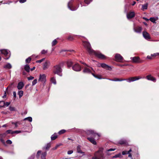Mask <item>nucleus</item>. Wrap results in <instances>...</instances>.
<instances>
[{
    "label": "nucleus",
    "mask_w": 159,
    "mask_h": 159,
    "mask_svg": "<svg viewBox=\"0 0 159 159\" xmlns=\"http://www.w3.org/2000/svg\"><path fill=\"white\" fill-rule=\"evenodd\" d=\"M84 66L80 65L78 63H75L72 66V68L73 70H89L87 68L88 66L86 63L84 64Z\"/></svg>",
    "instance_id": "f257e3e1"
},
{
    "label": "nucleus",
    "mask_w": 159,
    "mask_h": 159,
    "mask_svg": "<svg viewBox=\"0 0 159 159\" xmlns=\"http://www.w3.org/2000/svg\"><path fill=\"white\" fill-rule=\"evenodd\" d=\"M83 42L84 46L88 52L90 54H93L94 51L92 48L90 43L87 41H83Z\"/></svg>",
    "instance_id": "f03ea898"
},
{
    "label": "nucleus",
    "mask_w": 159,
    "mask_h": 159,
    "mask_svg": "<svg viewBox=\"0 0 159 159\" xmlns=\"http://www.w3.org/2000/svg\"><path fill=\"white\" fill-rule=\"evenodd\" d=\"M102 148H100L99 150L95 152L92 159H100L101 158L103 157V154L102 153Z\"/></svg>",
    "instance_id": "7ed1b4c3"
},
{
    "label": "nucleus",
    "mask_w": 159,
    "mask_h": 159,
    "mask_svg": "<svg viewBox=\"0 0 159 159\" xmlns=\"http://www.w3.org/2000/svg\"><path fill=\"white\" fill-rule=\"evenodd\" d=\"M141 78V77H131L129 78V79H119L117 78L115 79L114 80H111L110 79V80L113 81H122L124 80H126L127 82H131L132 81H134L137 80H138L140 79Z\"/></svg>",
    "instance_id": "20e7f679"
},
{
    "label": "nucleus",
    "mask_w": 159,
    "mask_h": 159,
    "mask_svg": "<svg viewBox=\"0 0 159 159\" xmlns=\"http://www.w3.org/2000/svg\"><path fill=\"white\" fill-rule=\"evenodd\" d=\"M93 54H94L96 57L100 59H105L107 58V57L106 56L99 52L94 51V52H93Z\"/></svg>",
    "instance_id": "39448f33"
},
{
    "label": "nucleus",
    "mask_w": 159,
    "mask_h": 159,
    "mask_svg": "<svg viewBox=\"0 0 159 159\" xmlns=\"http://www.w3.org/2000/svg\"><path fill=\"white\" fill-rule=\"evenodd\" d=\"M79 5H78L77 7H75L73 6L72 2L71 1H70L68 2L67 6L68 8L71 11H75L77 10L79 7Z\"/></svg>",
    "instance_id": "423d86ee"
},
{
    "label": "nucleus",
    "mask_w": 159,
    "mask_h": 159,
    "mask_svg": "<svg viewBox=\"0 0 159 159\" xmlns=\"http://www.w3.org/2000/svg\"><path fill=\"white\" fill-rule=\"evenodd\" d=\"M2 54H4L5 56L4 58L5 59H8L10 57V54H9L7 50L3 49L1 51Z\"/></svg>",
    "instance_id": "0eeeda50"
},
{
    "label": "nucleus",
    "mask_w": 159,
    "mask_h": 159,
    "mask_svg": "<svg viewBox=\"0 0 159 159\" xmlns=\"http://www.w3.org/2000/svg\"><path fill=\"white\" fill-rule=\"evenodd\" d=\"M39 81L44 83L46 81V76L44 74L40 75Z\"/></svg>",
    "instance_id": "6e6552de"
},
{
    "label": "nucleus",
    "mask_w": 159,
    "mask_h": 159,
    "mask_svg": "<svg viewBox=\"0 0 159 159\" xmlns=\"http://www.w3.org/2000/svg\"><path fill=\"white\" fill-rule=\"evenodd\" d=\"M115 57L116 60L118 61H122L123 59V57L119 54H116Z\"/></svg>",
    "instance_id": "1a4fd4ad"
},
{
    "label": "nucleus",
    "mask_w": 159,
    "mask_h": 159,
    "mask_svg": "<svg viewBox=\"0 0 159 159\" xmlns=\"http://www.w3.org/2000/svg\"><path fill=\"white\" fill-rule=\"evenodd\" d=\"M132 60L133 61L134 63H141L143 62L142 60H140L138 57H132Z\"/></svg>",
    "instance_id": "9d476101"
},
{
    "label": "nucleus",
    "mask_w": 159,
    "mask_h": 159,
    "mask_svg": "<svg viewBox=\"0 0 159 159\" xmlns=\"http://www.w3.org/2000/svg\"><path fill=\"white\" fill-rule=\"evenodd\" d=\"M143 34L144 38L146 39H151L150 36L148 33L146 31H143Z\"/></svg>",
    "instance_id": "9b49d317"
},
{
    "label": "nucleus",
    "mask_w": 159,
    "mask_h": 159,
    "mask_svg": "<svg viewBox=\"0 0 159 159\" xmlns=\"http://www.w3.org/2000/svg\"><path fill=\"white\" fill-rule=\"evenodd\" d=\"M135 15L134 12H129L127 14V18L129 19L133 18Z\"/></svg>",
    "instance_id": "f8f14e48"
},
{
    "label": "nucleus",
    "mask_w": 159,
    "mask_h": 159,
    "mask_svg": "<svg viewBox=\"0 0 159 159\" xmlns=\"http://www.w3.org/2000/svg\"><path fill=\"white\" fill-rule=\"evenodd\" d=\"M118 65L121 67L122 69H130V68H129V67H132L131 66H129L127 64H119Z\"/></svg>",
    "instance_id": "ddd939ff"
},
{
    "label": "nucleus",
    "mask_w": 159,
    "mask_h": 159,
    "mask_svg": "<svg viewBox=\"0 0 159 159\" xmlns=\"http://www.w3.org/2000/svg\"><path fill=\"white\" fill-rule=\"evenodd\" d=\"M87 133L88 135H91L93 136H95L96 135H97L98 136H99V134L95 133L92 130H88L87 132Z\"/></svg>",
    "instance_id": "4468645a"
},
{
    "label": "nucleus",
    "mask_w": 159,
    "mask_h": 159,
    "mask_svg": "<svg viewBox=\"0 0 159 159\" xmlns=\"http://www.w3.org/2000/svg\"><path fill=\"white\" fill-rule=\"evenodd\" d=\"M101 67L104 69H107V70H111L112 68L111 66L107 65L105 63H102L101 64Z\"/></svg>",
    "instance_id": "2eb2a0df"
},
{
    "label": "nucleus",
    "mask_w": 159,
    "mask_h": 159,
    "mask_svg": "<svg viewBox=\"0 0 159 159\" xmlns=\"http://www.w3.org/2000/svg\"><path fill=\"white\" fill-rule=\"evenodd\" d=\"M66 64L68 68L70 69L71 68H72V66L74 65L72 62L70 60L66 61Z\"/></svg>",
    "instance_id": "dca6fc26"
},
{
    "label": "nucleus",
    "mask_w": 159,
    "mask_h": 159,
    "mask_svg": "<svg viewBox=\"0 0 159 159\" xmlns=\"http://www.w3.org/2000/svg\"><path fill=\"white\" fill-rule=\"evenodd\" d=\"M134 31L138 33H140L142 30V28L141 27L138 26L134 29Z\"/></svg>",
    "instance_id": "f3484780"
},
{
    "label": "nucleus",
    "mask_w": 159,
    "mask_h": 159,
    "mask_svg": "<svg viewBox=\"0 0 159 159\" xmlns=\"http://www.w3.org/2000/svg\"><path fill=\"white\" fill-rule=\"evenodd\" d=\"M50 64V62L48 61H47L43 65V68L44 69H47L48 68V67Z\"/></svg>",
    "instance_id": "a211bd4d"
},
{
    "label": "nucleus",
    "mask_w": 159,
    "mask_h": 159,
    "mask_svg": "<svg viewBox=\"0 0 159 159\" xmlns=\"http://www.w3.org/2000/svg\"><path fill=\"white\" fill-rule=\"evenodd\" d=\"M147 78L148 80H151L154 82H155L156 81V79L151 75H148L147 76Z\"/></svg>",
    "instance_id": "6ab92c4d"
},
{
    "label": "nucleus",
    "mask_w": 159,
    "mask_h": 159,
    "mask_svg": "<svg viewBox=\"0 0 159 159\" xmlns=\"http://www.w3.org/2000/svg\"><path fill=\"white\" fill-rule=\"evenodd\" d=\"M24 86V84L22 82H20L18 83L17 88L19 90L21 89Z\"/></svg>",
    "instance_id": "aec40b11"
},
{
    "label": "nucleus",
    "mask_w": 159,
    "mask_h": 159,
    "mask_svg": "<svg viewBox=\"0 0 159 159\" xmlns=\"http://www.w3.org/2000/svg\"><path fill=\"white\" fill-rule=\"evenodd\" d=\"M63 66V64L61 63L54 66V70H61V67Z\"/></svg>",
    "instance_id": "412c9836"
},
{
    "label": "nucleus",
    "mask_w": 159,
    "mask_h": 159,
    "mask_svg": "<svg viewBox=\"0 0 159 159\" xmlns=\"http://www.w3.org/2000/svg\"><path fill=\"white\" fill-rule=\"evenodd\" d=\"M87 139L89 140L93 144H96V142L93 138H87Z\"/></svg>",
    "instance_id": "4be33fe9"
},
{
    "label": "nucleus",
    "mask_w": 159,
    "mask_h": 159,
    "mask_svg": "<svg viewBox=\"0 0 159 159\" xmlns=\"http://www.w3.org/2000/svg\"><path fill=\"white\" fill-rule=\"evenodd\" d=\"M4 67L5 69H10L11 68L12 66L10 63H8L5 65L4 66Z\"/></svg>",
    "instance_id": "5701e85b"
},
{
    "label": "nucleus",
    "mask_w": 159,
    "mask_h": 159,
    "mask_svg": "<svg viewBox=\"0 0 159 159\" xmlns=\"http://www.w3.org/2000/svg\"><path fill=\"white\" fill-rule=\"evenodd\" d=\"M47 155V152H43L41 153V159H46V157Z\"/></svg>",
    "instance_id": "b1692460"
},
{
    "label": "nucleus",
    "mask_w": 159,
    "mask_h": 159,
    "mask_svg": "<svg viewBox=\"0 0 159 159\" xmlns=\"http://www.w3.org/2000/svg\"><path fill=\"white\" fill-rule=\"evenodd\" d=\"M54 72L55 74H57L60 76L62 75L61 70H55Z\"/></svg>",
    "instance_id": "393cba45"
},
{
    "label": "nucleus",
    "mask_w": 159,
    "mask_h": 159,
    "mask_svg": "<svg viewBox=\"0 0 159 159\" xmlns=\"http://www.w3.org/2000/svg\"><path fill=\"white\" fill-rule=\"evenodd\" d=\"M57 138V135L56 133H55L54 134L52 135L51 137V139L52 140H54Z\"/></svg>",
    "instance_id": "a878e982"
},
{
    "label": "nucleus",
    "mask_w": 159,
    "mask_h": 159,
    "mask_svg": "<svg viewBox=\"0 0 159 159\" xmlns=\"http://www.w3.org/2000/svg\"><path fill=\"white\" fill-rule=\"evenodd\" d=\"M122 156L121 154V153H119L115 155V156H113L112 157V158H116L117 157L121 158Z\"/></svg>",
    "instance_id": "bb28decb"
},
{
    "label": "nucleus",
    "mask_w": 159,
    "mask_h": 159,
    "mask_svg": "<svg viewBox=\"0 0 159 159\" xmlns=\"http://www.w3.org/2000/svg\"><path fill=\"white\" fill-rule=\"evenodd\" d=\"M148 3L142 5V9L143 10L147 9L148 8Z\"/></svg>",
    "instance_id": "cd10ccee"
},
{
    "label": "nucleus",
    "mask_w": 159,
    "mask_h": 159,
    "mask_svg": "<svg viewBox=\"0 0 159 159\" xmlns=\"http://www.w3.org/2000/svg\"><path fill=\"white\" fill-rule=\"evenodd\" d=\"M50 147H51L50 144L49 143H48L43 148V149H48L50 148Z\"/></svg>",
    "instance_id": "c85d7f7f"
},
{
    "label": "nucleus",
    "mask_w": 159,
    "mask_h": 159,
    "mask_svg": "<svg viewBox=\"0 0 159 159\" xmlns=\"http://www.w3.org/2000/svg\"><path fill=\"white\" fill-rule=\"evenodd\" d=\"M31 57H29L27 59H26L25 60V62L27 64L29 63L31 61Z\"/></svg>",
    "instance_id": "c756f323"
},
{
    "label": "nucleus",
    "mask_w": 159,
    "mask_h": 159,
    "mask_svg": "<svg viewBox=\"0 0 159 159\" xmlns=\"http://www.w3.org/2000/svg\"><path fill=\"white\" fill-rule=\"evenodd\" d=\"M18 94L20 98L22 96L23 94V92L22 91H19L18 92Z\"/></svg>",
    "instance_id": "7c9ffc66"
},
{
    "label": "nucleus",
    "mask_w": 159,
    "mask_h": 159,
    "mask_svg": "<svg viewBox=\"0 0 159 159\" xmlns=\"http://www.w3.org/2000/svg\"><path fill=\"white\" fill-rule=\"evenodd\" d=\"M5 107L4 102L3 101H0V108Z\"/></svg>",
    "instance_id": "2f4dec72"
},
{
    "label": "nucleus",
    "mask_w": 159,
    "mask_h": 159,
    "mask_svg": "<svg viewBox=\"0 0 159 159\" xmlns=\"http://www.w3.org/2000/svg\"><path fill=\"white\" fill-rule=\"evenodd\" d=\"M77 151L78 152L82 153H83L80 149V146L79 145L77 146Z\"/></svg>",
    "instance_id": "473e14b6"
},
{
    "label": "nucleus",
    "mask_w": 159,
    "mask_h": 159,
    "mask_svg": "<svg viewBox=\"0 0 159 159\" xmlns=\"http://www.w3.org/2000/svg\"><path fill=\"white\" fill-rule=\"evenodd\" d=\"M30 66L28 64H27L25 66L24 70H30Z\"/></svg>",
    "instance_id": "72a5a7b5"
},
{
    "label": "nucleus",
    "mask_w": 159,
    "mask_h": 159,
    "mask_svg": "<svg viewBox=\"0 0 159 159\" xmlns=\"http://www.w3.org/2000/svg\"><path fill=\"white\" fill-rule=\"evenodd\" d=\"M24 120H27L30 122H31L32 121V118L31 117H29L26 118L24 119Z\"/></svg>",
    "instance_id": "f704fd0d"
},
{
    "label": "nucleus",
    "mask_w": 159,
    "mask_h": 159,
    "mask_svg": "<svg viewBox=\"0 0 159 159\" xmlns=\"http://www.w3.org/2000/svg\"><path fill=\"white\" fill-rule=\"evenodd\" d=\"M51 82L54 84H56V82L55 79L54 78H52L51 80Z\"/></svg>",
    "instance_id": "c9c22d12"
},
{
    "label": "nucleus",
    "mask_w": 159,
    "mask_h": 159,
    "mask_svg": "<svg viewBox=\"0 0 159 159\" xmlns=\"http://www.w3.org/2000/svg\"><path fill=\"white\" fill-rule=\"evenodd\" d=\"M57 40L55 39L54 40L52 43V46H53L55 45L57 43Z\"/></svg>",
    "instance_id": "e433bc0d"
},
{
    "label": "nucleus",
    "mask_w": 159,
    "mask_h": 159,
    "mask_svg": "<svg viewBox=\"0 0 159 159\" xmlns=\"http://www.w3.org/2000/svg\"><path fill=\"white\" fill-rule=\"evenodd\" d=\"M92 74L93 75L95 78L98 79H101L102 78L101 77V76L100 75H95L93 74L92 73Z\"/></svg>",
    "instance_id": "4c0bfd02"
},
{
    "label": "nucleus",
    "mask_w": 159,
    "mask_h": 159,
    "mask_svg": "<svg viewBox=\"0 0 159 159\" xmlns=\"http://www.w3.org/2000/svg\"><path fill=\"white\" fill-rule=\"evenodd\" d=\"M6 133L7 134H14V131H12L11 130H8L6 131Z\"/></svg>",
    "instance_id": "58836bf2"
},
{
    "label": "nucleus",
    "mask_w": 159,
    "mask_h": 159,
    "mask_svg": "<svg viewBox=\"0 0 159 159\" xmlns=\"http://www.w3.org/2000/svg\"><path fill=\"white\" fill-rule=\"evenodd\" d=\"M149 20L152 22L153 23H156V20L154 17H151Z\"/></svg>",
    "instance_id": "ea45409f"
},
{
    "label": "nucleus",
    "mask_w": 159,
    "mask_h": 159,
    "mask_svg": "<svg viewBox=\"0 0 159 159\" xmlns=\"http://www.w3.org/2000/svg\"><path fill=\"white\" fill-rule=\"evenodd\" d=\"M65 132H66V130H65L64 129H62V130H61L58 132V134H64Z\"/></svg>",
    "instance_id": "a19ab883"
},
{
    "label": "nucleus",
    "mask_w": 159,
    "mask_h": 159,
    "mask_svg": "<svg viewBox=\"0 0 159 159\" xmlns=\"http://www.w3.org/2000/svg\"><path fill=\"white\" fill-rule=\"evenodd\" d=\"M125 143H126V141L125 140H120L119 142V143L121 144H124Z\"/></svg>",
    "instance_id": "79ce46f5"
},
{
    "label": "nucleus",
    "mask_w": 159,
    "mask_h": 159,
    "mask_svg": "<svg viewBox=\"0 0 159 159\" xmlns=\"http://www.w3.org/2000/svg\"><path fill=\"white\" fill-rule=\"evenodd\" d=\"M67 39L69 40L72 41L74 40V38L73 36H70L68 37Z\"/></svg>",
    "instance_id": "37998d69"
},
{
    "label": "nucleus",
    "mask_w": 159,
    "mask_h": 159,
    "mask_svg": "<svg viewBox=\"0 0 159 159\" xmlns=\"http://www.w3.org/2000/svg\"><path fill=\"white\" fill-rule=\"evenodd\" d=\"M92 0H84V2L86 4H88L92 1Z\"/></svg>",
    "instance_id": "c03bdc74"
},
{
    "label": "nucleus",
    "mask_w": 159,
    "mask_h": 159,
    "mask_svg": "<svg viewBox=\"0 0 159 159\" xmlns=\"http://www.w3.org/2000/svg\"><path fill=\"white\" fill-rule=\"evenodd\" d=\"M48 52V51L47 50H43L41 52V53L42 54H45L47 53Z\"/></svg>",
    "instance_id": "a18cd8bd"
},
{
    "label": "nucleus",
    "mask_w": 159,
    "mask_h": 159,
    "mask_svg": "<svg viewBox=\"0 0 159 159\" xmlns=\"http://www.w3.org/2000/svg\"><path fill=\"white\" fill-rule=\"evenodd\" d=\"M61 145V144H57L54 147L52 148V150H55L59 146Z\"/></svg>",
    "instance_id": "49530a36"
},
{
    "label": "nucleus",
    "mask_w": 159,
    "mask_h": 159,
    "mask_svg": "<svg viewBox=\"0 0 159 159\" xmlns=\"http://www.w3.org/2000/svg\"><path fill=\"white\" fill-rule=\"evenodd\" d=\"M37 83V80L36 79H35L32 82V85L33 86L34 85Z\"/></svg>",
    "instance_id": "de8ad7c7"
},
{
    "label": "nucleus",
    "mask_w": 159,
    "mask_h": 159,
    "mask_svg": "<svg viewBox=\"0 0 159 159\" xmlns=\"http://www.w3.org/2000/svg\"><path fill=\"white\" fill-rule=\"evenodd\" d=\"M41 151H38L37 152V155H36V157L37 158H39V157L40 154L41 153Z\"/></svg>",
    "instance_id": "09e8293b"
},
{
    "label": "nucleus",
    "mask_w": 159,
    "mask_h": 159,
    "mask_svg": "<svg viewBox=\"0 0 159 159\" xmlns=\"http://www.w3.org/2000/svg\"><path fill=\"white\" fill-rule=\"evenodd\" d=\"M45 58H43L42 59H41L40 60L37 61H36V62L40 63L41 62H42V61H43L45 60Z\"/></svg>",
    "instance_id": "8fccbe9b"
},
{
    "label": "nucleus",
    "mask_w": 159,
    "mask_h": 159,
    "mask_svg": "<svg viewBox=\"0 0 159 159\" xmlns=\"http://www.w3.org/2000/svg\"><path fill=\"white\" fill-rule=\"evenodd\" d=\"M131 151V150L130 149L129 150L128 152V153L127 154H128V157H130V158H132V155L130 153V152Z\"/></svg>",
    "instance_id": "3c124183"
},
{
    "label": "nucleus",
    "mask_w": 159,
    "mask_h": 159,
    "mask_svg": "<svg viewBox=\"0 0 159 159\" xmlns=\"http://www.w3.org/2000/svg\"><path fill=\"white\" fill-rule=\"evenodd\" d=\"M20 124V123L18 122H15V123H14V122H12V124H14L15 126V127H18V125H17V124Z\"/></svg>",
    "instance_id": "603ef678"
},
{
    "label": "nucleus",
    "mask_w": 159,
    "mask_h": 159,
    "mask_svg": "<svg viewBox=\"0 0 159 159\" xmlns=\"http://www.w3.org/2000/svg\"><path fill=\"white\" fill-rule=\"evenodd\" d=\"M22 132V131L21 130H16L14 131V134L16 133V134H19V133H20Z\"/></svg>",
    "instance_id": "864d4df0"
},
{
    "label": "nucleus",
    "mask_w": 159,
    "mask_h": 159,
    "mask_svg": "<svg viewBox=\"0 0 159 159\" xmlns=\"http://www.w3.org/2000/svg\"><path fill=\"white\" fill-rule=\"evenodd\" d=\"M7 143L8 144H11L12 143V141L10 140H8L6 141Z\"/></svg>",
    "instance_id": "5fc2aeb1"
},
{
    "label": "nucleus",
    "mask_w": 159,
    "mask_h": 159,
    "mask_svg": "<svg viewBox=\"0 0 159 159\" xmlns=\"http://www.w3.org/2000/svg\"><path fill=\"white\" fill-rule=\"evenodd\" d=\"M5 104V107H7L10 104V103L8 102H4Z\"/></svg>",
    "instance_id": "6e6d98bb"
},
{
    "label": "nucleus",
    "mask_w": 159,
    "mask_h": 159,
    "mask_svg": "<svg viewBox=\"0 0 159 159\" xmlns=\"http://www.w3.org/2000/svg\"><path fill=\"white\" fill-rule=\"evenodd\" d=\"M158 53H155L154 54H152L151 56H152V57H155L157 56H158Z\"/></svg>",
    "instance_id": "4d7b16f0"
},
{
    "label": "nucleus",
    "mask_w": 159,
    "mask_h": 159,
    "mask_svg": "<svg viewBox=\"0 0 159 159\" xmlns=\"http://www.w3.org/2000/svg\"><path fill=\"white\" fill-rule=\"evenodd\" d=\"M84 73H89L90 72V70H83Z\"/></svg>",
    "instance_id": "13d9d810"
},
{
    "label": "nucleus",
    "mask_w": 159,
    "mask_h": 159,
    "mask_svg": "<svg viewBox=\"0 0 159 159\" xmlns=\"http://www.w3.org/2000/svg\"><path fill=\"white\" fill-rule=\"evenodd\" d=\"M27 79L28 80H32L34 79V77H33V76H30L29 77H28Z\"/></svg>",
    "instance_id": "bf43d9fd"
},
{
    "label": "nucleus",
    "mask_w": 159,
    "mask_h": 159,
    "mask_svg": "<svg viewBox=\"0 0 159 159\" xmlns=\"http://www.w3.org/2000/svg\"><path fill=\"white\" fill-rule=\"evenodd\" d=\"M128 152L126 151H123L122 152V154L123 155H124L126 154H127Z\"/></svg>",
    "instance_id": "052dcab7"
},
{
    "label": "nucleus",
    "mask_w": 159,
    "mask_h": 159,
    "mask_svg": "<svg viewBox=\"0 0 159 159\" xmlns=\"http://www.w3.org/2000/svg\"><path fill=\"white\" fill-rule=\"evenodd\" d=\"M73 152V151L70 150V151H68V152H67V154H72Z\"/></svg>",
    "instance_id": "680f3d73"
},
{
    "label": "nucleus",
    "mask_w": 159,
    "mask_h": 159,
    "mask_svg": "<svg viewBox=\"0 0 159 159\" xmlns=\"http://www.w3.org/2000/svg\"><path fill=\"white\" fill-rule=\"evenodd\" d=\"M26 0H20L19 2L21 3H23L25 2Z\"/></svg>",
    "instance_id": "e2e57ef3"
},
{
    "label": "nucleus",
    "mask_w": 159,
    "mask_h": 159,
    "mask_svg": "<svg viewBox=\"0 0 159 159\" xmlns=\"http://www.w3.org/2000/svg\"><path fill=\"white\" fill-rule=\"evenodd\" d=\"M34 155L30 157H29L28 159H34Z\"/></svg>",
    "instance_id": "0e129e2a"
},
{
    "label": "nucleus",
    "mask_w": 159,
    "mask_h": 159,
    "mask_svg": "<svg viewBox=\"0 0 159 159\" xmlns=\"http://www.w3.org/2000/svg\"><path fill=\"white\" fill-rule=\"evenodd\" d=\"M115 150V148H110L107 150L108 151H113Z\"/></svg>",
    "instance_id": "69168bd1"
},
{
    "label": "nucleus",
    "mask_w": 159,
    "mask_h": 159,
    "mask_svg": "<svg viewBox=\"0 0 159 159\" xmlns=\"http://www.w3.org/2000/svg\"><path fill=\"white\" fill-rule=\"evenodd\" d=\"M13 94L14 97L15 98H16V93L15 92H13Z\"/></svg>",
    "instance_id": "338daca9"
},
{
    "label": "nucleus",
    "mask_w": 159,
    "mask_h": 159,
    "mask_svg": "<svg viewBox=\"0 0 159 159\" xmlns=\"http://www.w3.org/2000/svg\"><path fill=\"white\" fill-rule=\"evenodd\" d=\"M10 109L11 111H14V108L13 107H10Z\"/></svg>",
    "instance_id": "774afa93"
}]
</instances>
